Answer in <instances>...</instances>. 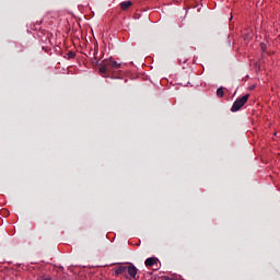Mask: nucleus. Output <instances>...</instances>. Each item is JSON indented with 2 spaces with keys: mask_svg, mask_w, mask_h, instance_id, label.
I'll return each mask as SVG.
<instances>
[{
  "mask_svg": "<svg viewBox=\"0 0 280 280\" xmlns=\"http://www.w3.org/2000/svg\"><path fill=\"white\" fill-rule=\"evenodd\" d=\"M217 96L218 97H224V88H219L217 90Z\"/></svg>",
  "mask_w": 280,
  "mask_h": 280,
  "instance_id": "nucleus-8",
  "label": "nucleus"
},
{
  "mask_svg": "<svg viewBox=\"0 0 280 280\" xmlns=\"http://www.w3.org/2000/svg\"><path fill=\"white\" fill-rule=\"evenodd\" d=\"M260 49H261L262 52H266V49H267L266 44L261 43L260 44Z\"/></svg>",
  "mask_w": 280,
  "mask_h": 280,
  "instance_id": "nucleus-9",
  "label": "nucleus"
},
{
  "mask_svg": "<svg viewBox=\"0 0 280 280\" xmlns=\"http://www.w3.org/2000/svg\"><path fill=\"white\" fill-rule=\"evenodd\" d=\"M126 270H127V267H124V266L115 267L113 269V275H115V277H119V275H124Z\"/></svg>",
  "mask_w": 280,
  "mask_h": 280,
  "instance_id": "nucleus-7",
  "label": "nucleus"
},
{
  "mask_svg": "<svg viewBox=\"0 0 280 280\" xmlns=\"http://www.w3.org/2000/svg\"><path fill=\"white\" fill-rule=\"evenodd\" d=\"M250 97V94H245L242 97H238L232 105V113H237V110H241L243 106H245L246 102H248Z\"/></svg>",
  "mask_w": 280,
  "mask_h": 280,
  "instance_id": "nucleus-2",
  "label": "nucleus"
},
{
  "mask_svg": "<svg viewBox=\"0 0 280 280\" xmlns=\"http://www.w3.org/2000/svg\"><path fill=\"white\" fill-rule=\"evenodd\" d=\"M75 57V54H70V58H74Z\"/></svg>",
  "mask_w": 280,
  "mask_h": 280,
  "instance_id": "nucleus-11",
  "label": "nucleus"
},
{
  "mask_svg": "<svg viewBox=\"0 0 280 280\" xmlns=\"http://www.w3.org/2000/svg\"><path fill=\"white\" fill-rule=\"evenodd\" d=\"M126 272H128L131 279L139 280V277H137V272H139V269H137L135 265L128 266Z\"/></svg>",
  "mask_w": 280,
  "mask_h": 280,
  "instance_id": "nucleus-4",
  "label": "nucleus"
},
{
  "mask_svg": "<svg viewBox=\"0 0 280 280\" xmlns=\"http://www.w3.org/2000/svg\"><path fill=\"white\" fill-rule=\"evenodd\" d=\"M45 280H51V278H46Z\"/></svg>",
  "mask_w": 280,
  "mask_h": 280,
  "instance_id": "nucleus-12",
  "label": "nucleus"
},
{
  "mask_svg": "<svg viewBox=\"0 0 280 280\" xmlns=\"http://www.w3.org/2000/svg\"><path fill=\"white\" fill-rule=\"evenodd\" d=\"M130 8H132V2L130 0L120 2V10H122V12H127Z\"/></svg>",
  "mask_w": 280,
  "mask_h": 280,
  "instance_id": "nucleus-6",
  "label": "nucleus"
},
{
  "mask_svg": "<svg viewBox=\"0 0 280 280\" xmlns=\"http://www.w3.org/2000/svg\"><path fill=\"white\" fill-rule=\"evenodd\" d=\"M56 19H58V13L52 12V11H48L44 15L43 21H56Z\"/></svg>",
  "mask_w": 280,
  "mask_h": 280,
  "instance_id": "nucleus-5",
  "label": "nucleus"
},
{
  "mask_svg": "<svg viewBox=\"0 0 280 280\" xmlns=\"http://www.w3.org/2000/svg\"><path fill=\"white\" fill-rule=\"evenodd\" d=\"M159 264H160V260L156 257H149L144 261V266L147 268H152V266H154L155 270H159V268H161V267H159Z\"/></svg>",
  "mask_w": 280,
  "mask_h": 280,
  "instance_id": "nucleus-3",
  "label": "nucleus"
},
{
  "mask_svg": "<svg viewBox=\"0 0 280 280\" xmlns=\"http://www.w3.org/2000/svg\"><path fill=\"white\" fill-rule=\"evenodd\" d=\"M165 280H176V279L166 277Z\"/></svg>",
  "mask_w": 280,
  "mask_h": 280,
  "instance_id": "nucleus-10",
  "label": "nucleus"
},
{
  "mask_svg": "<svg viewBox=\"0 0 280 280\" xmlns=\"http://www.w3.org/2000/svg\"><path fill=\"white\" fill-rule=\"evenodd\" d=\"M98 71L102 78L125 80V82H128V78H130V71H125L121 63L114 60L113 57L104 59L98 66Z\"/></svg>",
  "mask_w": 280,
  "mask_h": 280,
  "instance_id": "nucleus-1",
  "label": "nucleus"
}]
</instances>
